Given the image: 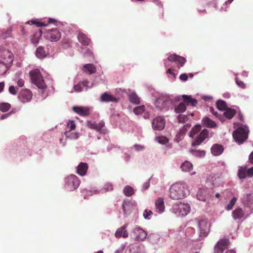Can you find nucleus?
I'll use <instances>...</instances> for the list:
<instances>
[{"label":"nucleus","instance_id":"obj_57","mask_svg":"<svg viewBox=\"0 0 253 253\" xmlns=\"http://www.w3.org/2000/svg\"><path fill=\"white\" fill-rule=\"evenodd\" d=\"M179 79L183 81H186L188 79V76L186 74H182L180 75Z\"/></svg>","mask_w":253,"mask_h":253},{"label":"nucleus","instance_id":"obj_46","mask_svg":"<svg viewBox=\"0 0 253 253\" xmlns=\"http://www.w3.org/2000/svg\"><path fill=\"white\" fill-rule=\"evenodd\" d=\"M224 250L225 249L216 244L214 247V253H223Z\"/></svg>","mask_w":253,"mask_h":253},{"label":"nucleus","instance_id":"obj_27","mask_svg":"<svg viewBox=\"0 0 253 253\" xmlns=\"http://www.w3.org/2000/svg\"><path fill=\"white\" fill-rule=\"evenodd\" d=\"M64 135L67 138L71 140L77 139L79 137V133L77 132H71L69 131H66L64 132Z\"/></svg>","mask_w":253,"mask_h":253},{"label":"nucleus","instance_id":"obj_25","mask_svg":"<svg viewBox=\"0 0 253 253\" xmlns=\"http://www.w3.org/2000/svg\"><path fill=\"white\" fill-rule=\"evenodd\" d=\"M203 124L208 127L214 128L216 127V124L213 121L208 117H205L202 119Z\"/></svg>","mask_w":253,"mask_h":253},{"label":"nucleus","instance_id":"obj_2","mask_svg":"<svg viewBox=\"0 0 253 253\" xmlns=\"http://www.w3.org/2000/svg\"><path fill=\"white\" fill-rule=\"evenodd\" d=\"M29 75L32 83L35 84L39 88L44 89L46 88L43 77L39 69H36L31 71Z\"/></svg>","mask_w":253,"mask_h":253},{"label":"nucleus","instance_id":"obj_54","mask_svg":"<svg viewBox=\"0 0 253 253\" xmlns=\"http://www.w3.org/2000/svg\"><path fill=\"white\" fill-rule=\"evenodd\" d=\"M247 176L250 177L253 176V167H252L247 170Z\"/></svg>","mask_w":253,"mask_h":253},{"label":"nucleus","instance_id":"obj_37","mask_svg":"<svg viewBox=\"0 0 253 253\" xmlns=\"http://www.w3.org/2000/svg\"><path fill=\"white\" fill-rule=\"evenodd\" d=\"M131 207V204L129 201H124L123 204V210L125 214L128 213Z\"/></svg>","mask_w":253,"mask_h":253},{"label":"nucleus","instance_id":"obj_8","mask_svg":"<svg viewBox=\"0 0 253 253\" xmlns=\"http://www.w3.org/2000/svg\"><path fill=\"white\" fill-rule=\"evenodd\" d=\"M199 228V236L202 237H206L210 232V226L211 225L207 220H201L198 222Z\"/></svg>","mask_w":253,"mask_h":253},{"label":"nucleus","instance_id":"obj_49","mask_svg":"<svg viewBox=\"0 0 253 253\" xmlns=\"http://www.w3.org/2000/svg\"><path fill=\"white\" fill-rule=\"evenodd\" d=\"M236 83L237 84L242 88L244 89L246 88L245 84L243 82L239 80L238 78H236Z\"/></svg>","mask_w":253,"mask_h":253},{"label":"nucleus","instance_id":"obj_64","mask_svg":"<svg viewBox=\"0 0 253 253\" xmlns=\"http://www.w3.org/2000/svg\"><path fill=\"white\" fill-rule=\"evenodd\" d=\"M167 74H171L173 76H175L174 73L173 72V70L171 69H169L167 71Z\"/></svg>","mask_w":253,"mask_h":253},{"label":"nucleus","instance_id":"obj_34","mask_svg":"<svg viewBox=\"0 0 253 253\" xmlns=\"http://www.w3.org/2000/svg\"><path fill=\"white\" fill-rule=\"evenodd\" d=\"M129 99L132 103L138 104L140 103L139 98L135 93H130L129 95Z\"/></svg>","mask_w":253,"mask_h":253},{"label":"nucleus","instance_id":"obj_22","mask_svg":"<svg viewBox=\"0 0 253 253\" xmlns=\"http://www.w3.org/2000/svg\"><path fill=\"white\" fill-rule=\"evenodd\" d=\"M88 169V165L85 163H81L77 167V173L81 175L84 176L86 174Z\"/></svg>","mask_w":253,"mask_h":253},{"label":"nucleus","instance_id":"obj_52","mask_svg":"<svg viewBox=\"0 0 253 253\" xmlns=\"http://www.w3.org/2000/svg\"><path fill=\"white\" fill-rule=\"evenodd\" d=\"M152 214V212L151 211H147V210L145 211V212L143 214V216L145 219H149V216Z\"/></svg>","mask_w":253,"mask_h":253},{"label":"nucleus","instance_id":"obj_14","mask_svg":"<svg viewBox=\"0 0 253 253\" xmlns=\"http://www.w3.org/2000/svg\"><path fill=\"white\" fill-rule=\"evenodd\" d=\"M73 110L82 116H86L89 115V109L87 107L74 106Z\"/></svg>","mask_w":253,"mask_h":253},{"label":"nucleus","instance_id":"obj_30","mask_svg":"<svg viewBox=\"0 0 253 253\" xmlns=\"http://www.w3.org/2000/svg\"><path fill=\"white\" fill-rule=\"evenodd\" d=\"M238 176L240 179H244L247 176V167H240L238 171Z\"/></svg>","mask_w":253,"mask_h":253},{"label":"nucleus","instance_id":"obj_32","mask_svg":"<svg viewBox=\"0 0 253 253\" xmlns=\"http://www.w3.org/2000/svg\"><path fill=\"white\" fill-rule=\"evenodd\" d=\"M181 169L184 171H190L193 169V166L190 162L185 161L181 166Z\"/></svg>","mask_w":253,"mask_h":253},{"label":"nucleus","instance_id":"obj_35","mask_svg":"<svg viewBox=\"0 0 253 253\" xmlns=\"http://www.w3.org/2000/svg\"><path fill=\"white\" fill-rule=\"evenodd\" d=\"M186 105L183 102H181L178 105L175 107L174 111L176 113H181L186 110Z\"/></svg>","mask_w":253,"mask_h":253},{"label":"nucleus","instance_id":"obj_44","mask_svg":"<svg viewBox=\"0 0 253 253\" xmlns=\"http://www.w3.org/2000/svg\"><path fill=\"white\" fill-rule=\"evenodd\" d=\"M237 201V198L233 197L230 201L229 203L226 206V210L228 211L231 210L233 209L234 205L235 204Z\"/></svg>","mask_w":253,"mask_h":253},{"label":"nucleus","instance_id":"obj_4","mask_svg":"<svg viewBox=\"0 0 253 253\" xmlns=\"http://www.w3.org/2000/svg\"><path fill=\"white\" fill-rule=\"evenodd\" d=\"M172 212L178 216L186 215L190 211L189 204L179 202L174 204L172 208Z\"/></svg>","mask_w":253,"mask_h":253},{"label":"nucleus","instance_id":"obj_19","mask_svg":"<svg viewBox=\"0 0 253 253\" xmlns=\"http://www.w3.org/2000/svg\"><path fill=\"white\" fill-rule=\"evenodd\" d=\"M245 213L241 208H237L233 211L232 216L234 220H239L244 217Z\"/></svg>","mask_w":253,"mask_h":253},{"label":"nucleus","instance_id":"obj_6","mask_svg":"<svg viewBox=\"0 0 253 253\" xmlns=\"http://www.w3.org/2000/svg\"><path fill=\"white\" fill-rule=\"evenodd\" d=\"M65 186L71 191L77 189L80 185V180L75 175L71 174L65 178Z\"/></svg>","mask_w":253,"mask_h":253},{"label":"nucleus","instance_id":"obj_50","mask_svg":"<svg viewBox=\"0 0 253 253\" xmlns=\"http://www.w3.org/2000/svg\"><path fill=\"white\" fill-rule=\"evenodd\" d=\"M9 92L12 95H16L17 93V91L16 89V88L13 85H11L9 87L8 89Z\"/></svg>","mask_w":253,"mask_h":253},{"label":"nucleus","instance_id":"obj_11","mask_svg":"<svg viewBox=\"0 0 253 253\" xmlns=\"http://www.w3.org/2000/svg\"><path fill=\"white\" fill-rule=\"evenodd\" d=\"M209 131L207 129H203L192 142V146H199L209 137Z\"/></svg>","mask_w":253,"mask_h":253},{"label":"nucleus","instance_id":"obj_36","mask_svg":"<svg viewBox=\"0 0 253 253\" xmlns=\"http://www.w3.org/2000/svg\"><path fill=\"white\" fill-rule=\"evenodd\" d=\"M216 106L218 110L223 111L226 109L227 106L225 101L219 100L216 102Z\"/></svg>","mask_w":253,"mask_h":253},{"label":"nucleus","instance_id":"obj_55","mask_svg":"<svg viewBox=\"0 0 253 253\" xmlns=\"http://www.w3.org/2000/svg\"><path fill=\"white\" fill-rule=\"evenodd\" d=\"M104 189L106 191H111L113 189V185L111 184L107 183L105 185Z\"/></svg>","mask_w":253,"mask_h":253},{"label":"nucleus","instance_id":"obj_9","mask_svg":"<svg viewBox=\"0 0 253 253\" xmlns=\"http://www.w3.org/2000/svg\"><path fill=\"white\" fill-rule=\"evenodd\" d=\"M213 194L212 190L207 188L200 189L197 194V198L199 201L206 202Z\"/></svg>","mask_w":253,"mask_h":253},{"label":"nucleus","instance_id":"obj_48","mask_svg":"<svg viewBox=\"0 0 253 253\" xmlns=\"http://www.w3.org/2000/svg\"><path fill=\"white\" fill-rule=\"evenodd\" d=\"M30 22L32 23V24H35L37 27H42V26H46L47 25V24H45L44 22H41L37 21H31Z\"/></svg>","mask_w":253,"mask_h":253},{"label":"nucleus","instance_id":"obj_26","mask_svg":"<svg viewBox=\"0 0 253 253\" xmlns=\"http://www.w3.org/2000/svg\"><path fill=\"white\" fill-rule=\"evenodd\" d=\"M83 70L84 72H88L89 74L95 73L96 72L95 66L92 64H86L83 67Z\"/></svg>","mask_w":253,"mask_h":253},{"label":"nucleus","instance_id":"obj_3","mask_svg":"<svg viewBox=\"0 0 253 253\" xmlns=\"http://www.w3.org/2000/svg\"><path fill=\"white\" fill-rule=\"evenodd\" d=\"M249 130L247 126L239 127L233 132V137L236 142L242 144L248 137Z\"/></svg>","mask_w":253,"mask_h":253},{"label":"nucleus","instance_id":"obj_40","mask_svg":"<svg viewBox=\"0 0 253 253\" xmlns=\"http://www.w3.org/2000/svg\"><path fill=\"white\" fill-rule=\"evenodd\" d=\"M166 105L165 101L161 99H158L155 102L156 107L161 110L164 108Z\"/></svg>","mask_w":253,"mask_h":253},{"label":"nucleus","instance_id":"obj_12","mask_svg":"<svg viewBox=\"0 0 253 253\" xmlns=\"http://www.w3.org/2000/svg\"><path fill=\"white\" fill-rule=\"evenodd\" d=\"M165 126V119L160 116L156 117L152 122V127L155 130H161Z\"/></svg>","mask_w":253,"mask_h":253},{"label":"nucleus","instance_id":"obj_31","mask_svg":"<svg viewBox=\"0 0 253 253\" xmlns=\"http://www.w3.org/2000/svg\"><path fill=\"white\" fill-rule=\"evenodd\" d=\"M201 130V126L197 125L193 127L189 133V136L194 138L196 134H197Z\"/></svg>","mask_w":253,"mask_h":253},{"label":"nucleus","instance_id":"obj_1","mask_svg":"<svg viewBox=\"0 0 253 253\" xmlns=\"http://www.w3.org/2000/svg\"><path fill=\"white\" fill-rule=\"evenodd\" d=\"M169 192L170 198L175 200L182 199L189 195L190 193L187 185L180 182L173 184Z\"/></svg>","mask_w":253,"mask_h":253},{"label":"nucleus","instance_id":"obj_42","mask_svg":"<svg viewBox=\"0 0 253 253\" xmlns=\"http://www.w3.org/2000/svg\"><path fill=\"white\" fill-rule=\"evenodd\" d=\"M145 110L144 106H140L136 107L133 109V112L136 115L142 114Z\"/></svg>","mask_w":253,"mask_h":253},{"label":"nucleus","instance_id":"obj_18","mask_svg":"<svg viewBox=\"0 0 253 253\" xmlns=\"http://www.w3.org/2000/svg\"><path fill=\"white\" fill-rule=\"evenodd\" d=\"M127 226V224H125L120 228H118L116 233L115 236L116 237L119 238L120 237L126 238L128 237V233L126 230V228Z\"/></svg>","mask_w":253,"mask_h":253},{"label":"nucleus","instance_id":"obj_43","mask_svg":"<svg viewBox=\"0 0 253 253\" xmlns=\"http://www.w3.org/2000/svg\"><path fill=\"white\" fill-rule=\"evenodd\" d=\"M76 124L73 121H70L67 125V130L66 131H71L72 130H74L76 128Z\"/></svg>","mask_w":253,"mask_h":253},{"label":"nucleus","instance_id":"obj_15","mask_svg":"<svg viewBox=\"0 0 253 253\" xmlns=\"http://www.w3.org/2000/svg\"><path fill=\"white\" fill-rule=\"evenodd\" d=\"M86 126L90 128L96 130L97 131L100 132L102 128L104 126V123L103 122L95 123L88 121L86 122Z\"/></svg>","mask_w":253,"mask_h":253},{"label":"nucleus","instance_id":"obj_47","mask_svg":"<svg viewBox=\"0 0 253 253\" xmlns=\"http://www.w3.org/2000/svg\"><path fill=\"white\" fill-rule=\"evenodd\" d=\"M177 119L179 123H185L187 120V116L184 115H178Z\"/></svg>","mask_w":253,"mask_h":253},{"label":"nucleus","instance_id":"obj_63","mask_svg":"<svg viewBox=\"0 0 253 253\" xmlns=\"http://www.w3.org/2000/svg\"><path fill=\"white\" fill-rule=\"evenodd\" d=\"M210 111L213 115H215V116H217V113L214 111V108L213 107L210 108Z\"/></svg>","mask_w":253,"mask_h":253},{"label":"nucleus","instance_id":"obj_7","mask_svg":"<svg viewBox=\"0 0 253 253\" xmlns=\"http://www.w3.org/2000/svg\"><path fill=\"white\" fill-rule=\"evenodd\" d=\"M44 37L46 39L51 42H56L61 38V33L57 28L51 29L46 31Z\"/></svg>","mask_w":253,"mask_h":253},{"label":"nucleus","instance_id":"obj_23","mask_svg":"<svg viewBox=\"0 0 253 253\" xmlns=\"http://www.w3.org/2000/svg\"><path fill=\"white\" fill-rule=\"evenodd\" d=\"M184 102L187 105L191 104L193 106H195L197 104V100L196 99H193L190 95H183L182 96Z\"/></svg>","mask_w":253,"mask_h":253},{"label":"nucleus","instance_id":"obj_5","mask_svg":"<svg viewBox=\"0 0 253 253\" xmlns=\"http://www.w3.org/2000/svg\"><path fill=\"white\" fill-rule=\"evenodd\" d=\"M164 65L166 68L169 65H168V61L174 62L177 64V66L178 69L183 67L186 62V59L182 56L177 55L175 54H170L166 60H164Z\"/></svg>","mask_w":253,"mask_h":253},{"label":"nucleus","instance_id":"obj_29","mask_svg":"<svg viewBox=\"0 0 253 253\" xmlns=\"http://www.w3.org/2000/svg\"><path fill=\"white\" fill-rule=\"evenodd\" d=\"M36 55L39 58L42 59L46 56V53L42 46H39L36 51Z\"/></svg>","mask_w":253,"mask_h":253},{"label":"nucleus","instance_id":"obj_16","mask_svg":"<svg viewBox=\"0 0 253 253\" xmlns=\"http://www.w3.org/2000/svg\"><path fill=\"white\" fill-rule=\"evenodd\" d=\"M100 101L103 102H116L118 101V99L110 93L105 92L101 95Z\"/></svg>","mask_w":253,"mask_h":253},{"label":"nucleus","instance_id":"obj_45","mask_svg":"<svg viewBox=\"0 0 253 253\" xmlns=\"http://www.w3.org/2000/svg\"><path fill=\"white\" fill-rule=\"evenodd\" d=\"M41 35V33L35 34L34 37L31 39L32 42L34 44L38 43L39 42Z\"/></svg>","mask_w":253,"mask_h":253},{"label":"nucleus","instance_id":"obj_33","mask_svg":"<svg viewBox=\"0 0 253 253\" xmlns=\"http://www.w3.org/2000/svg\"><path fill=\"white\" fill-rule=\"evenodd\" d=\"M189 151L194 156L199 157H203L206 155V151L205 150L190 149Z\"/></svg>","mask_w":253,"mask_h":253},{"label":"nucleus","instance_id":"obj_13","mask_svg":"<svg viewBox=\"0 0 253 253\" xmlns=\"http://www.w3.org/2000/svg\"><path fill=\"white\" fill-rule=\"evenodd\" d=\"M133 234L135 239L137 241H143L147 236V232L139 227H136L133 229Z\"/></svg>","mask_w":253,"mask_h":253},{"label":"nucleus","instance_id":"obj_24","mask_svg":"<svg viewBox=\"0 0 253 253\" xmlns=\"http://www.w3.org/2000/svg\"><path fill=\"white\" fill-rule=\"evenodd\" d=\"M79 41L84 45H89L90 40L85 34L80 33L78 36Z\"/></svg>","mask_w":253,"mask_h":253},{"label":"nucleus","instance_id":"obj_62","mask_svg":"<svg viewBox=\"0 0 253 253\" xmlns=\"http://www.w3.org/2000/svg\"><path fill=\"white\" fill-rule=\"evenodd\" d=\"M10 114H11V113H7V114H5L2 115L0 117V119L1 120H3V119L6 118L7 117H8L10 115Z\"/></svg>","mask_w":253,"mask_h":253},{"label":"nucleus","instance_id":"obj_56","mask_svg":"<svg viewBox=\"0 0 253 253\" xmlns=\"http://www.w3.org/2000/svg\"><path fill=\"white\" fill-rule=\"evenodd\" d=\"M17 84L19 87H23L24 85V81L22 79H19L17 81Z\"/></svg>","mask_w":253,"mask_h":253},{"label":"nucleus","instance_id":"obj_10","mask_svg":"<svg viewBox=\"0 0 253 253\" xmlns=\"http://www.w3.org/2000/svg\"><path fill=\"white\" fill-rule=\"evenodd\" d=\"M33 96V93L31 90L27 88L22 89L19 92L18 98L22 103L30 102Z\"/></svg>","mask_w":253,"mask_h":253},{"label":"nucleus","instance_id":"obj_59","mask_svg":"<svg viewBox=\"0 0 253 253\" xmlns=\"http://www.w3.org/2000/svg\"><path fill=\"white\" fill-rule=\"evenodd\" d=\"M134 146L135 149L137 151H141L144 149V147L140 145L135 144V145H134Z\"/></svg>","mask_w":253,"mask_h":253},{"label":"nucleus","instance_id":"obj_21","mask_svg":"<svg viewBox=\"0 0 253 253\" xmlns=\"http://www.w3.org/2000/svg\"><path fill=\"white\" fill-rule=\"evenodd\" d=\"M211 150L212 154L214 156H218L222 153L224 148L222 145L215 144L211 147Z\"/></svg>","mask_w":253,"mask_h":253},{"label":"nucleus","instance_id":"obj_60","mask_svg":"<svg viewBox=\"0 0 253 253\" xmlns=\"http://www.w3.org/2000/svg\"><path fill=\"white\" fill-rule=\"evenodd\" d=\"M249 162L252 164H253V151L249 156Z\"/></svg>","mask_w":253,"mask_h":253},{"label":"nucleus","instance_id":"obj_41","mask_svg":"<svg viewBox=\"0 0 253 253\" xmlns=\"http://www.w3.org/2000/svg\"><path fill=\"white\" fill-rule=\"evenodd\" d=\"M11 105L8 103H2L0 104V110L2 112H6L10 108Z\"/></svg>","mask_w":253,"mask_h":253},{"label":"nucleus","instance_id":"obj_51","mask_svg":"<svg viewBox=\"0 0 253 253\" xmlns=\"http://www.w3.org/2000/svg\"><path fill=\"white\" fill-rule=\"evenodd\" d=\"M158 142L162 144H166L168 142V139L165 137H159L158 138Z\"/></svg>","mask_w":253,"mask_h":253},{"label":"nucleus","instance_id":"obj_28","mask_svg":"<svg viewBox=\"0 0 253 253\" xmlns=\"http://www.w3.org/2000/svg\"><path fill=\"white\" fill-rule=\"evenodd\" d=\"M236 114V111L234 109L228 108L224 113V116L228 119H232Z\"/></svg>","mask_w":253,"mask_h":253},{"label":"nucleus","instance_id":"obj_38","mask_svg":"<svg viewBox=\"0 0 253 253\" xmlns=\"http://www.w3.org/2000/svg\"><path fill=\"white\" fill-rule=\"evenodd\" d=\"M125 195L126 196H130L134 194L133 189L129 186H126L123 190Z\"/></svg>","mask_w":253,"mask_h":253},{"label":"nucleus","instance_id":"obj_17","mask_svg":"<svg viewBox=\"0 0 253 253\" xmlns=\"http://www.w3.org/2000/svg\"><path fill=\"white\" fill-rule=\"evenodd\" d=\"M155 210L156 212L161 213L165 211V205L163 198L160 197L157 199L155 201Z\"/></svg>","mask_w":253,"mask_h":253},{"label":"nucleus","instance_id":"obj_20","mask_svg":"<svg viewBox=\"0 0 253 253\" xmlns=\"http://www.w3.org/2000/svg\"><path fill=\"white\" fill-rule=\"evenodd\" d=\"M190 127L191 125L187 124L179 130V131L177 133L176 136V139L177 142H179L183 138L184 134Z\"/></svg>","mask_w":253,"mask_h":253},{"label":"nucleus","instance_id":"obj_58","mask_svg":"<svg viewBox=\"0 0 253 253\" xmlns=\"http://www.w3.org/2000/svg\"><path fill=\"white\" fill-rule=\"evenodd\" d=\"M6 52H8V51L5 50L0 49V62H2L1 59L4 58L3 55Z\"/></svg>","mask_w":253,"mask_h":253},{"label":"nucleus","instance_id":"obj_39","mask_svg":"<svg viewBox=\"0 0 253 253\" xmlns=\"http://www.w3.org/2000/svg\"><path fill=\"white\" fill-rule=\"evenodd\" d=\"M216 244L225 249L229 245V241L228 239H223L220 240Z\"/></svg>","mask_w":253,"mask_h":253},{"label":"nucleus","instance_id":"obj_61","mask_svg":"<svg viewBox=\"0 0 253 253\" xmlns=\"http://www.w3.org/2000/svg\"><path fill=\"white\" fill-rule=\"evenodd\" d=\"M84 86L88 87V85L89 84V82L87 80L83 81V82H81V83Z\"/></svg>","mask_w":253,"mask_h":253},{"label":"nucleus","instance_id":"obj_53","mask_svg":"<svg viewBox=\"0 0 253 253\" xmlns=\"http://www.w3.org/2000/svg\"><path fill=\"white\" fill-rule=\"evenodd\" d=\"M74 88L75 90L77 92H80L83 90L81 84H78L75 85L74 86Z\"/></svg>","mask_w":253,"mask_h":253}]
</instances>
